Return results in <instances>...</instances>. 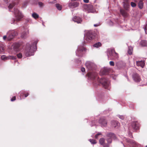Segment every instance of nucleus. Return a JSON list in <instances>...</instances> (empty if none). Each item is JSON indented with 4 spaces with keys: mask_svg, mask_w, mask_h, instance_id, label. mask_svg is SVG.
<instances>
[{
    "mask_svg": "<svg viewBox=\"0 0 147 147\" xmlns=\"http://www.w3.org/2000/svg\"><path fill=\"white\" fill-rule=\"evenodd\" d=\"M105 139L103 138H101L99 140L100 144L103 146V147H109V146L108 144L105 143Z\"/></svg>",
    "mask_w": 147,
    "mask_h": 147,
    "instance_id": "6ab92c4d",
    "label": "nucleus"
},
{
    "mask_svg": "<svg viewBox=\"0 0 147 147\" xmlns=\"http://www.w3.org/2000/svg\"><path fill=\"white\" fill-rule=\"evenodd\" d=\"M96 121H92V124H91L90 125L91 126H93V125H95L96 124Z\"/></svg>",
    "mask_w": 147,
    "mask_h": 147,
    "instance_id": "79ce46f5",
    "label": "nucleus"
},
{
    "mask_svg": "<svg viewBox=\"0 0 147 147\" xmlns=\"http://www.w3.org/2000/svg\"><path fill=\"white\" fill-rule=\"evenodd\" d=\"M32 16L35 19H36L38 18L39 16L36 13H34L32 15Z\"/></svg>",
    "mask_w": 147,
    "mask_h": 147,
    "instance_id": "7c9ffc66",
    "label": "nucleus"
},
{
    "mask_svg": "<svg viewBox=\"0 0 147 147\" xmlns=\"http://www.w3.org/2000/svg\"><path fill=\"white\" fill-rule=\"evenodd\" d=\"M38 4L40 7H42L44 6V4L41 2H39Z\"/></svg>",
    "mask_w": 147,
    "mask_h": 147,
    "instance_id": "e433bc0d",
    "label": "nucleus"
},
{
    "mask_svg": "<svg viewBox=\"0 0 147 147\" xmlns=\"http://www.w3.org/2000/svg\"><path fill=\"white\" fill-rule=\"evenodd\" d=\"M76 62L78 63V65H81L82 63V62L80 60H77L76 61Z\"/></svg>",
    "mask_w": 147,
    "mask_h": 147,
    "instance_id": "37998d69",
    "label": "nucleus"
},
{
    "mask_svg": "<svg viewBox=\"0 0 147 147\" xmlns=\"http://www.w3.org/2000/svg\"><path fill=\"white\" fill-rule=\"evenodd\" d=\"M101 135V133H98L96 134L95 135V138L98 139V136L99 135Z\"/></svg>",
    "mask_w": 147,
    "mask_h": 147,
    "instance_id": "ea45409f",
    "label": "nucleus"
},
{
    "mask_svg": "<svg viewBox=\"0 0 147 147\" xmlns=\"http://www.w3.org/2000/svg\"><path fill=\"white\" fill-rule=\"evenodd\" d=\"M119 62H117L116 63V65L118 67H119L120 66L119 65Z\"/></svg>",
    "mask_w": 147,
    "mask_h": 147,
    "instance_id": "3c124183",
    "label": "nucleus"
},
{
    "mask_svg": "<svg viewBox=\"0 0 147 147\" xmlns=\"http://www.w3.org/2000/svg\"><path fill=\"white\" fill-rule=\"evenodd\" d=\"M7 38V36H6L5 35V36H3V39L4 40H5Z\"/></svg>",
    "mask_w": 147,
    "mask_h": 147,
    "instance_id": "603ef678",
    "label": "nucleus"
},
{
    "mask_svg": "<svg viewBox=\"0 0 147 147\" xmlns=\"http://www.w3.org/2000/svg\"><path fill=\"white\" fill-rule=\"evenodd\" d=\"M17 55L18 58L19 59L21 58L22 56V54L20 53L18 54Z\"/></svg>",
    "mask_w": 147,
    "mask_h": 147,
    "instance_id": "72a5a7b5",
    "label": "nucleus"
},
{
    "mask_svg": "<svg viewBox=\"0 0 147 147\" xmlns=\"http://www.w3.org/2000/svg\"><path fill=\"white\" fill-rule=\"evenodd\" d=\"M38 40H35L31 45L28 43L26 45V48L24 52L25 56L28 57L34 55V52L37 49L36 44Z\"/></svg>",
    "mask_w": 147,
    "mask_h": 147,
    "instance_id": "f03ea898",
    "label": "nucleus"
},
{
    "mask_svg": "<svg viewBox=\"0 0 147 147\" xmlns=\"http://www.w3.org/2000/svg\"><path fill=\"white\" fill-rule=\"evenodd\" d=\"M110 65L112 66H113L114 65V63L113 61H110Z\"/></svg>",
    "mask_w": 147,
    "mask_h": 147,
    "instance_id": "c03bdc74",
    "label": "nucleus"
},
{
    "mask_svg": "<svg viewBox=\"0 0 147 147\" xmlns=\"http://www.w3.org/2000/svg\"><path fill=\"white\" fill-rule=\"evenodd\" d=\"M89 141L92 144H96V143L97 142L96 141V140L94 139H90L89 140Z\"/></svg>",
    "mask_w": 147,
    "mask_h": 147,
    "instance_id": "2f4dec72",
    "label": "nucleus"
},
{
    "mask_svg": "<svg viewBox=\"0 0 147 147\" xmlns=\"http://www.w3.org/2000/svg\"><path fill=\"white\" fill-rule=\"evenodd\" d=\"M56 7L59 10H60L61 9L62 7L61 5L59 4H55Z\"/></svg>",
    "mask_w": 147,
    "mask_h": 147,
    "instance_id": "473e14b6",
    "label": "nucleus"
},
{
    "mask_svg": "<svg viewBox=\"0 0 147 147\" xmlns=\"http://www.w3.org/2000/svg\"><path fill=\"white\" fill-rule=\"evenodd\" d=\"M111 124L112 126L114 127H117L119 125V123L118 121L114 120L111 121Z\"/></svg>",
    "mask_w": 147,
    "mask_h": 147,
    "instance_id": "b1692460",
    "label": "nucleus"
},
{
    "mask_svg": "<svg viewBox=\"0 0 147 147\" xmlns=\"http://www.w3.org/2000/svg\"><path fill=\"white\" fill-rule=\"evenodd\" d=\"M136 64L138 66H140L142 68L144 67L145 65L144 61L142 60L136 61Z\"/></svg>",
    "mask_w": 147,
    "mask_h": 147,
    "instance_id": "5701e85b",
    "label": "nucleus"
},
{
    "mask_svg": "<svg viewBox=\"0 0 147 147\" xmlns=\"http://www.w3.org/2000/svg\"><path fill=\"white\" fill-rule=\"evenodd\" d=\"M42 25H43V26H44V25L43 24V23H42Z\"/></svg>",
    "mask_w": 147,
    "mask_h": 147,
    "instance_id": "13d9d810",
    "label": "nucleus"
},
{
    "mask_svg": "<svg viewBox=\"0 0 147 147\" xmlns=\"http://www.w3.org/2000/svg\"><path fill=\"white\" fill-rule=\"evenodd\" d=\"M106 136L107 137L106 140L107 142V144H108L109 145V144L112 142V139L115 140L116 138L115 134L111 132L107 133Z\"/></svg>",
    "mask_w": 147,
    "mask_h": 147,
    "instance_id": "0eeeda50",
    "label": "nucleus"
},
{
    "mask_svg": "<svg viewBox=\"0 0 147 147\" xmlns=\"http://www.w3.org/2000/svg\"><path fill=\"white\" fill-rule=\"evenodd\" d=\"M146 83L145 84H144V85H146L147 83V79H145Z\"/></svg>",
    "mask_w": 147,
    "mask_h": 147,
    "instance_id": "5fc2aeb1",
    "label": "nucleus"
},
{
    "mask_svg": "<svg viewBox=\"0 0 147 147\" xmlns=\"http://www.w3.org/2000/svg\"><path fill=\"white\" fill-rule=\"evenodd\" d=\"M116 53L117 54H115L113 56V57H115L116 58H118V54L116 52Z\"/></svg>",
    "mask_w": 147,
    "mask_h": 147,
    "instance_id": "49530a36",
    "label": "nucleus"
},
{
    "mask_svg": "<svg viewBox=\"0 0 147 147\" xmlns=\"http://www.w3.org/2000/svg\"><path fill=\"white\" fill-rule=\"evenodd\" d=\"M16 57L13 56H6L5 55H3L1 56V59L2 60H5L7 59L15 60L16 59Z\"/></svg>",
    "mask_w": 147,
    "mask_h": 147,
    "instance_id": "ddd939ff",
    "label": "nucleus"
},
{
    "mask_svg": "<svg viewBox=\"0 0 147 147\" xmlns=\"http://www.w3.org/2000/svg\"><path fill=\"white\" fill-rule=\"evenodd\" d=\"M93 35L91 31H88L86 32L84 34V38L85 42H90L93 38Z\"/></svg>",
    "mask_w": 147,
    "mask_h": 147,
    "instance_id": "423d86ee",
    "label": "nucleus"
},
{
    "mask_svg": "<svg viewBox=\"0 0 147 147\" xmlns=\"http://www.w3.org/2000/svg\"><path fill=\"white\" fill-rule=\"evenodd\" d=\"M81 71L82 72H84L85 71V69L84 68L82 67L81 68Z\"/></svg>",
    "mask_w": 147,
    "mask_h": 147,
    "instance_id": "de8ad7c7",
    "label": "nucleus"
},
{
    "mask_svg": "<svg viewBox=\"0 0 147 147\" xmlns=\"http://www.w3.org/2000/svg\"><path fill=\"white\" fill-rule=\"evenodd\" d=\"M131 6L133 7H135L136 6V4L133 2H131Z\"/></svg>",
    "mask_w": 147,
    "mask_h": 147,
    "instance_id": "58836bf2",
    "label": "nucleus"
},
{
    "mask_svg": "<svg viewBox=\"0 0 147 147\" xmlns=\"http://www.w3.org/2000/svg\"><path fill=\"white\" fill-rule=\"evenodd\" d=\"M144 30L146 34H147V24H146L144 28Z\"/></svg>",
    "mask_w": 147,
    "mask_h": 147,
    "instance_id": "a19ab883",
    "label": "nucleus"
},
{
    "mask_svg": "<svg viewBox=\"0 0 147 147\" xmlns=\"http://www.w3.org/2000/svg\"><path fill=\"white\" fill-rule=\"evenodd\" d=\"M127 78V79L129 81V79H128V77H127V76H125Z\"/></svg>",
    "mask_w": 147,
    "mask_h": 147,
    "instance_id": "6e6d98bb",
    "label": "nucleus"
},
{
    "mask_svg": "<svg viewBox=\"0 0 147 147\" xmlns=\"http://www.w3.org/2000/svg\"><path fill=\"white\" fill-rule=\"evenodd\" d=\"M132 78L136 82H140L141 80L140 76L136 73H134L133 74Z\"/></svg>",
    "mask_w": 147,
    "mask_h": 147,
    "instance_id": "f8f14e48",
    "label": "nucleus"
},
{
    "mask_svg": "<svg viewBox=\"0 0 147 147\" xmlns=\"http://www.w3.org/2000/svg\"><path fill=\"white\" fill-rule=\"evenodd\" d=\"M117 116L120 119H121L122 120H123L124 119V117L123 115H117Z\"/></svg>",
    "mask_w": 147,
    "mask_h": 147,
    "instance_id": "c9c22d12",
    "label": "nucleus"
},
{
    "mask_svg": "<svg viewBox=\"0 0 147 147\" xmlns=\"http://www.w3.org/2000/svg\"><path fill=\"white\" fill-rule=\"evenodd\" d=\"M20 44L18 43H14L12 45L13 50L16 52L20 51Z\"/></svg>",
    "mask_w": 147,
    "mask_h": 147,
    "instance_id": "f3484780",
    "label": "nucleus"
},
{
    "mask_svg": "<svg viewBox=\"0 0 147 147\" xmlns=\"http://www.w3.org/2000/svg\"><path fill=\"white\" fill-rule=\"evenodd\" d=\"M139 128L138 123L137 121L133 122L131 123V126L129 128V131L128 132V135L129 136L130 138H133L132 135V132L131 130H132L131 128L132 129L133 131H135L138 129Z\"/></svg>",
    "mask_w": 147,
    "mask_h": 147,
    "instance_id": "39448f33",
    "label": "nucleus"
},
{
    "mask_svg": "<svg viewBox=\"0 0 147 147\" xmlns=\"http://www.w3.org/2000/svg\"><path fill=\"white\" fill-rule=\"evenodd\" d=\"M88 75L89 79L92 81L94 86L101 84L105 88L109 90L110 82L109 80L105 78L99 79L97 76V74L94 71L90 72L88 73Z\"/></svg>",
    "mask_w": 147,
    "mask_h": 147,
    "instance_id": "f257e3e1",
    "label": "nucleus"
},
{
    "mask_svg": "<svg viewBox=\"0 0 147 147\" xmlns=\"http://www.w3.org/2000/svg\"><path fill=\"white\" fill-rule=\"evenodd\" d=\"M8 36V39L10 40L18 34V32L15 30H9L7 33Z\"/></svg>",
    "mask_w": 147,
    "mask_h": 147,
    "instance_id": "6e6552de",
    "label": "nucleus"
},
{
    "mask_svg": "<svg viewBox=\"0 0 147 147\" xmlns=\"http://www.w3.org/2000/svg\"><path fill=\"white\" fill-rule=\"evenodd\" d=\"M108 24L109 25L111 26H113V23L111 20H109L108 22Z\"/></svg>",
    "mask_w": 147,
    "mask_h": 147,
    "instance_id": "4c0bfd02",
    "label": "nucleus"
},
{
    "mask_svg": "<svg viewBox=\"0 0 147 147\" xmlns=\"http://www.w3.org/2000/svg\"><path fill=\"white\" fill-rule=\"evenodd\" d=\"M123 141L125 142L126 147H139L140 145L136 142L134 140L127 139L124 138L123 139ZM124 147H125V145L123 144Z\"/></svg>",
    "mask_w": 147,
    "mask_h": 147,
    "instance_id": "7ed1b4c3",
    "label": "nucleus"
},
{
    "mask_svg": "<svg viewBox=\"0 0 147 147\" xmlns=\"http://www.w3.org/2000/svg\"><path fill=\"white\" fill-rule=\"evenodd\" d=\"M14 13L15 19L13 18L11 21V24H15L16 21H19L23 17V15L21 12L17 8H14Z\"/></svg>",
    "mask_w": 147,
    "mask_h": 147,
    "instance_id": "20e7f679",
    "label": "nucleus"
},
{
    "mask_svg": "<svg viewBox=\"0 0 147 147\" xmlns=\"http://www.w3.org/2000/svg\"><path fill=\"white\" fill-rule=\"evenodd\" d=\"M100 25V23H97V24H94V27H97V26H99Z\"/></svg>",
    "mask_w": 147,
    "mask_h": 147,
    "instance_id": "09e8293b",
    "label": "nucleus"
},
{
    "mask_svg": "<svg viewBox=\"0 0 147 147\" xmlns=\"http://www.w3.org/2000/svg\"><path fill=\"white\" fill-rule=\"evenodd\" d=\"M16 97L15 96H13L12 98L11 99V101H13L16 100Z\"/></svg>",
    "mask_w": 147,
    "mask_h": 147,
    "instance_id": "a18cd8bd",
    "label": "nucleus"
},
{
    "mask_svg": "<svg viewBox=\"0 0 147 147\" xmlns=\"http://www.w3.org/2000/svg\"><path fill=\"white\" fill-rule=\"evenodd\" d=\"M79 5L78 3L75 2L74 3H69L68 4L69 7L71 8H74L78 7Z\"/></svg>",
    "mask_w": 147,
    "mask_h": 147,
    "instance_id": "aec40b11",
    "label": "nucleus"
},
{
    "mask_svg": "<svg viewBox=\"0 0 147 147\" xmlns=\"http://www.w3.org/2000/svg\"><path fill=\"white\" fill-rule=\"evenodd\" d=\"M29 95V93H27L26 94H25L24 95H25V97H26Z\"/></svg>",
    "mask_w": 147,
    "mask_h": 147,
    "instance_id": "864d4df0",
    "label": "nucleus"
},
{
    "mask_svg": "<svg viewBox=\"0 0 147 147\" xmlns=\"http://www.w3.org/2000/svg\"><path fill=\"white\" fill-rule=\"evenodd\" d=\"M128 1L129 0H123V7L126 9H127L129 6Z\"/></svg>",
    "mask_w": 147,
    "mask_h": 147,
    "instance_id": "4be33fe9",
    "label": "nucleus"
},
{
    "mask_svg": "<svg viewBox=\"0 0 147 147\" xmlns=\"http://www.w3.org/2000/svg\"><path fill=\"white\" fill-rule=\"evenodd\" d=\"M4 50V45L2 43L0 42V54L3 53Z\"/></svg>",
    "mask_w": 147,
    "mask_h": 147,
    "instance_id": "393cba45",
    "label": "nucleus"
},
{
    "mask_svg": "<svg viewBox=\"0 0 147 147\" xmlns=\"http://www.w3.org/2000/svg\"><path fill=\"white\" fill-rule=\"evenodd\" d=\"M72 20L75 22H76L78 24L81 23L82 21V20L81 18L77 16H74Z\"/></svg>",
    "mask_w": 147,
    "mask_h": 147,
    "instance_id": "a211bd4d",
    "label": "nucleus"
},
{
    "mask_svg": "<svg viewBox=\"0 0 147 147\" xmlns=\"http://www.w3.org/2000/svg\"><path fill=\"white\" fill-rule=\"evenodd\" d=\"M27 4V1L24 2L22 5V7L25 8Z\"/></svg>",
    "mask_w": 147,
    "mask_h": 147,
    "instance_id": "f704fd0d",
    "label": "nucleus"
},
{
    "mask_svg": "<svg viewBox=\"0 0 147 147\" xmlns=\"http://www.w3.org/2000/svg\"><path fill=\"white\" fill-rule=\"evenodd\" d=\"M23 32L21 34V37L22 38H25L28 34V30L26 28L23 27Z\"/></svg>",
    "mask_w": 147,
    "mask_h": 147,
    "instance_id": "4468645a",
    "label": "nucleus"
},
{
    "mask_svg": "<svg viewBox=\"0 0 147 147\" xmlns=\"http://www.w3.org/2000/svg\"><path fill=\"white\" fill-rule=\"evenodd\" d=\"M140 44L143 47L147 46V41L145 40H142L140 42Z\"/></svg>",
    "mask_w": 147,
    "mask_h": 147,
    "instance_id": "a878e982",
    "label": "nucleus"
},
{
    "mask_svg": "<svg viewBox=\"0 0 147 147\" xmlns=\"http://www.w3.org/2000/svg\"><path fill=\"white\" fill-rule=\"evenodd\" d=\"M107 54L108 57L109 56H113L115 54H117L116 53V52H115L114 49H113L108 50Z\"/></svg>",
    "mask_w": 147,
    "mask_h": 147,
    "instance_id": "dca6fc26",
    "label": "nucleus"
},
{
    "mask_svg": "<svg viewBox=\"0 0 147 147\" xmlns=\"http://www.w3.org/2000/svg\"><path fill=\"white\" fill-rule=\"evenodd\" d=\"M101 45V44L100 42H97L94 45V47L98 48L100 47Z\"/></svg>",
    "mask_w": 147,
    "mask_h": 147,
    "instance_id": "c85d7f7f",
    "label": "nucleus"
},
{
    "mask_svg": "<svg viewBox=\"0 0 147 147\" xmlns=\"http://www.w3.org/2000/svg\"><path fill=\"white\" fill-rule=\"evenodd\" d=\"M133 51V48L131 47H128V53L129 55H131L132 54Z\"/></svg>",
    "mask_w": 147,
    "mask_h": 147,
    "instance_id": "cd10ccee",
    "label": "nucleus"
},
{
    "mask_svg": "<svg viewBox=\"0 0 147 147\" xmlns=\"http://www.w3.org/2000/svg\"><path fill=\"white\" fill-rule=\"evenodd\" d=\"M84 51H85L86 49L82 45L78 46V49L76 52V55L79 57H82Z\"/></svg>",
    "mask_w": 147,
    "mask_h": 147,
    "instance_id": "9d476101",
    "label": "nucleus"
},
{
    "mask_svg": "<svg viewBox=\"0 0 147 147\" xmlns=\"http://www.w3.org/2000/svg\"><path fill=\"white\" fill-rule=\"evenodd\" d=\"M85 65L87 69L89 70H93L96 68V66L93 62L87 61L85 63Z\"/></svg>",
    "mask_w": 147,
    "mask_h": 147,
    "instance_id": "1a4fd4ad",
    "label": "nucleus"
},
{
    "mask_svg": "<svg viewBox=\"0 0 147 147\" xmlns=\"http://www.w3.org/2000/svg\"><path fill=\"white\" fill-rule=\"evenodd\" d=\"M146 147H147V145L146 146Z\"/></svg>",
    "mask_w": 147,
    "mask_h": 147,
    "instance_id": "4d7b16f0",
    "label": "nucleus"
},
{
    "mask_svg": "<svg viewBox=\"0 0 147 147\" xmlns=\"http://www.w3.org/2000/svg\"><path fill=\"white\" fill-rule=\"evenodd\" d=\"M83 1L84 2L87 3L89 2V0H83Z\"/></svg>",
    "mask_w": 147,
    "mask_h": 147,
    "instance_id": "8fccbe9b",
    "label": "nucleus"
},
{
    "mask_svg": "<svg viewBox=\"0 0 147 147\" xmlns=\"http://www.w3.org/2000/svg\"><path fill=\"white\" fill-rule=\"evenodd\" d=\"M109 69V68L106 67H104L101 69L100 71V75H105L107 74Z\"/></svg>",
    "mask_w": 147,
    "mask_h": 147,
    "instance_id": "2eb2a0df",
    "label": "nucleus"
},
{
    "mask_svg": "<svg viewBox=\"0 0 147 147\" xmlns=\"http://www.w3.org/2000/svg\"><path fill=\"white\" fill-rule=\"evenodd\" d=\"M120 11L121 13L123 16L126 17L127 16V13L125 10L123 9H121Z\"/></svg>",
    "mask_w": 147,
    "mask_h": 147,
    "instance_id": "bb28decb",
    "label": "nucleus"
},
{
    "mask_svg": "<svg viewBox=\"0 0 147 147\" xmlns=\"http://www.w3.org/2000/svg\"><path fill=\"white\" fill-rule=\"evenodd\" d=\"M87 7L88 8V11L89 13H94V10L93 8L92 5L91 4H88L87 5Z\"/></svg>",
    "mask_w": 147,
    "mask_h": 147,
    "instance_id": "412c9836",
    "label": "nucleus"
},
{
    "mask_svg": "<svg viewBox=\"0 0 147 147\" xmlns=\"http://www.w3.org/2000/svg\"><path fill=\"white\" fill-rule=\"evenodd\" d=\"M99 123L102 127H106L107 125V122L105 117H102L99 120Z\"/></svg>",
    "mask_w": 147,
    "mask_h": 147,
    "instance_id": "9b49d317",
    "label": "nucleus"
},
{
    "mask_svg": "<svg viewBox=\"0 0 147 147\" xmlns=\"http://www.w3.org/2000/svg\"><path fill=\"white\" fill-rule=\"evenodd\" d=\"M138 7L140 9H142L143 7V3L142 1H140L138 3Z\"/></svg>",
    "mask_w": 147,
    "mask_h": 147,
    "instance_id": "c756f323",
    "label": "nucleus"
}]
</instances>
